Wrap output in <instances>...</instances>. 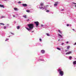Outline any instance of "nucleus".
I'll use <instances>...</instances> for the list:
<instances>
[{
	"label": "nucleus",
	"mask_w": 76,
	"mask_h": 76,
	"mask_svg": "<svg viewBox=\"0 0 76 76\" xmlns=\"http://www.w3.org/2000/svg\"><path fill=\"white\" fill-rule=\"evenodd\" d=\"M27 26L29 28L27 27H26V29L28 31H31V30L33 29L34 28V25L33 23H30L27 24Z\"/></svg>",
	"instance_id": "f257e3e1"
},
{
	"label": "nucleus",
	"mask_w": 76,
	"mask_h": 76,
	"mask_svg": "<svg viewBox=\"0 0 76 76\" xmlns=\"http://www.w3.org/2000/svg\"><path fill=\"white\" fill-rule=\"evenodd\" d=\"M58 72L61 76H62L64 75V72L62 71V69H59L58 70Z\"/></svg>",
	"instance_id": "f03ea898"
},
{
	"label": "nucleus",
	"mask_w": 76,
	"mask_h": 76,
	"mask_svg": "<svg viewBox=\"0 0 76 76\" xmlns=\"http://www.w3.org/2000/svg\"><path fill=\"white\" fill-rule=\"evenodd\" d=\"M49 6L48 5H47L45 6H44V7H43L42 6H39V8L40 9H42V10H44V9H45V10H47V7H48Z\"/></svg>",
	"instance_id": "7ed1b4c3"
},
{
	"label": "nucleus",
	"mask_w": 76,
	"mask_h": 76,
	"mask_svg": "<svg viewBox=\"0 0 76 76\" xmlns=\"http://www.w3.org/2000/svg\"><path fill=\"white\" fill-rule=\"evenodd\" d=\"M34 23H35V24H36V27H37V26L38 25H39V23L38 21L35 22H34Z\"/></svg>",
	"instance_id": "20e7f679"
},
{
	"label": "nucleus",
	"mask_w": 76,
	"mask_h": 76,
	"mask_svg": "<svg viewBox=\"0 0 76 76\" xmlns=\"http://www.w3.org/2000/svg\"><path fill=\"white\" fill-rule=\"evenodd\" d=\"M22 5L23 7H27L28 5L26 4H23Z\"/></svg>",
	"instance_id": "39448f33"
},
{
	"label": "nucleus",
	"mask_w": 76,
	"mask_h": 76,
	"mask_svg": "<svg viewBox=\"0 0 76 76\" xmlns=\"http://www.w3.org/2000/svg\"><path fill=\"white\" fill-rule=\"evenodd\" d=\"M58 2H56L55 3V4H54V6H57V5L58 4Z\"/></svg>",
	"instance_id": "423d86ee"
},
{
	"label": "nucleus",
	"mask_w": 76,
	"mask_h": 76,
	"mask_svg": "<svg viewBox=\"0 0 76 76\" xmlns=\"http://www.w3.org/2000/svg\"><path fill=\"white\" fill-rule=\"evenodd\" d=\"M72 54V52L71 51H69L68 52L66 53L65 54L66 55H67L68 54Z\"/></svg>",
	"instance_id": "0eeeda50"
},
{
	"label": "nucleus",
	"mask_w": 76,
	"mask_h": 76,
	"mask_svg": "<svg viewBox=\"0 0 76 76\" xmlns=\"http://www.w3.org/2000/svg\"><path fill=\"white\" fill-rule=\"evenodd\" d=\"M44 5V4L43 3H41L40 4V6H43Z\"/></svg>",
	"instance_id": "6e6552de"
},
{
	"label": "nucleus",
	"mask_w": 76,
	"mask_h": 76,
	"mask_svg": "<svg viewBox=\"0 0 76 76\" xmlns=\"http://www.w3.org/2000/svg\"><path fill=\"white\" fill-rule=\"evenodd\" d=\"M41 53L44 54V53H45V50H42L41 51Z\"/></svg>",
	"instance_id": "1a4fd4ad"
},
{
	"label": "nucleus",
	"mask_w": 76,
	"mask_h": 76,
	"mask_svg": "<svg viewBox=\"0 0 76 76\" xmlns=\"http://www.w3.org/2000/svg\"><path fill=\"white\" fill-rule=\"evenodd\" d=\"M73 64L74 65H76V61H74L73 62Z\"/></svg>",
	"instance_id": "9d476101"
},
{
	"label": "nucleus",
	"mask_w": 76,
	"mask_h": 76,
	"mask_svg": "<svg viewBox=\"0 0 76 76\" xmlns=\"http://www.w3.org/2000/svg\"><path fill=\"white\" fill-rule=\"evenodd\" d=\"M0 7H2L3 8H4V6L3 5L0 4Z\"/></svg>",
	"instance_id": "9b49d317"
},
{
	"label": "nucleus",
	"mask_w": 76,
	"mask_h": 76,
	"mask_svg": "<svg viewBox=\"0 0 76 76\" xmlns=\"http://www.w3.org/2000/svg\"><path fill=\"white\" fill-rule=\"evenodd\" d=\"M58 36H59V37H61V38H63V37L62 36H61V35H60V34H58Z\"/></svg>",
	"instance_id": "f8f14e48"
},
{
	"label": "nucleus",
	"mask_w": 76,
	"mask_h": 76,
	"mask_svg": "<svg viewBox=\"0 0 76 76\" xmlns=\"http://www.w3.org/2000/svg\"><path fill=\"white\" fill-rule=\"evenodd\" d=\"M72 4H75V7H76V3H75L74 2H72Z\"/></svg>",
	"instance_id": "ddd939ff"
},
{
	"label": "nucleus",
	"mask_w": 76,
	"mask_h": 76,
	"mask_svg": "<svg viewBox=\"0 0 76 76\" xmlns=\"http://www.w3.org/2000/svg\"><path fill=\"white\" fill-rule=\"evenodd\" d=\"M58 32H59V33L61 34H62V31H61L59 30H58Z\"/></svg>",
	"instance_id": "4468645a"
},
{
	"label": "nucleus",
	"mask_w": 76,
	"mask_h": 76,
	"mask_svg": "<svg viewBox=\"0 0 76 76\" xmlns=\"http://www.w3.org/2000/svg\"><path fill=\"white\" fill-rule=\"evenodd\" d=\"M17 29H20V27L19 26H17Z\"/></svg>",
	"instance_id": "2eb2a0df"
},
{
	"label": "nucleus",
	"mask_w": 76,
	"mask_h": 76,
	"mask_svg": "<svg viewBox=\"0 0 76 76\" xmlns=\"http://www.w3.org/2000/svg\"><path fill=\"white\" fill-rule=\"evenodd\" d=\"M26 12H28V13H29V12H30V10H26Z\"/></svg>",
	"instance_id": "dca6fc26"
},
{
	"label": "nucleus",
	"mask_w": 76,
	"mask_h": 76,
	"mask_svg": "<svg viewBox=\"0 0 76 76\" xmlns=\"http://www.w3.org/2000/svg\"><path fill=\"white\" fill-rule=\"evenodd\" d=\"M14 10H15L17 11L18 10V8H14Z\"/></svg>",
	"instance_id": "f3484780"
},
{
	"label": "nucleus",
	"mask_w": 76,
	"mask_h": 76,
	"mask_svg": "<svg viewBox=\"0 0 76 76\" xmlns=\"http://www.w3.org/2000/svg\"><path fill=\"white\" fill-rule=\"evenodd\" d=\"M72 57L70 56H69V60H72Z\"/></svg>",
	"instance_id": "a211bd4d"
},
{
	"label": "nucleus",
	"mask_w": 76,
	"mask_h": 76,
	"mask_svg": "<svg viewBox=\"0 0 76 76\" xmlns=\"http://www.w3.org/2000/svg\"><path fill=\"white\" fill-rule=\"evenodd\" d=\"M69 48H70V46H68L67 47V50H69Z\"/></svg>",
	"instance_id": "6ab92c4d"
},
{
	"label": "nucleus",
	"mask_w": 76,
	"mask_h": 76,
	"mask_svg": "<svg viewBox=\"0 0 76 76\" xmlns=\"http://www.w3.org/2000/svg\"><path fill=\"white\" fill-rule=\"evenodd\" d=\"M5 18V17L4 16H2L1 17V18L2 19V18Z\"/></svg>",
	"instance_id": "aec40b11"
},
{
	"label": "nucleus",
	"mask_w": 76,
	"mask_h": 76,
	"mask_svg": "<svg viewBox=\"0 0 76 76\" xmlns=\"http://www.w3.org/2000/svg\"><path fill=\"white\" fill-rule=\"evenodd\" d=\"M0 25H4V24L3 23H0Z\"/></svg>",
	"instance_id": "412c9836"
},
{
	"label": "nucleus",
	"mask_w": 76,
	"mask_h": 76,
	"mask_svg": "<svg viewBox=\"0 0 76 76\" xmlns=\"http://www.w3.org/2000/svg\"><path fill=\"white\" fill-rule=\"evenodd\" d=\"M57 50H60V48H57Z\"/></svg>",
	"instance_id": "4be33fe9"
},
{
	"label": "nucleus",
	"mask_w": 76,
	"mask_h": 76,
	"mask_svg": "<svg viewBox=\"0 0 76 76\" xmlns=\"http://www.w3.org/2000/svg\"><path fill=\"white\" fill-rule=\"evenodd\" d=\"M18 3H19V4H21V2L20 1H19L18 2Z\"/></svg>",
	"instance_id": "5701e85b"
},
{
	"label": "nucleus",
	"mask_w": 76,
	"mask_h": 76,
	"mask_svg": "<svg viewBox=\"0 0 76 76\" xmlns=\"http://www.w3.org/2000/svg\"><path fill=\"white\" fill-rule=\"evenodd\" d=\"M46 12H50V10H47L46 11Z\"/></svg>",
	"instance_id": "b1692460"
},
{
	"label": "nucleus",
	"mask_w": 76,
	"mask_h": 76,
	"mask_svg": "<svg viewBox=\"0 0 76 76\" xmlns=\"http://www.w3.org/2000/svg\"><path fill=\"white\" fill-rule=\"evenodd\" d=\"M16 15H17V16H19V14L18 13H16Z\"/></svg>",
	"instance_id": "393cba45"
},
{
	"label": "nucleus",
	"mask_w": 76,
	"mask_h": 76,
	"mask_svg": "<svg viewBox=\"0 0 76 76\" xmlns=\"http://www.w3.org/2000/svg\"><path fill=\"white\" fill-rule=\"evenodd\" d=\"M23 17L24 18H26V15L24 16H23Z\"/></svg>",
	"instance_id": "a878e982"
},
{
	"label": "nucleus",
	"mask_w": 76,
	"mask_h": 76,
	"mask_svg": "<svg viewBox=\"0 0 76 76\" xmlns=\"http://www.w3.org/2000/svg\"><path fill=\"white\" fill-rule=\"evenodd\" d=\"M9 39H7L6 40H5V41H8V40H9Z\"/></svg>",
	"instance_id": "bb28decb"
},
{
	"label": "nucleus",
	"mask_w": 76,
	"mask_h": 76,
	"mask_svg": "<svg viewBox=\"0 0 76 76\" xmlns=\"http://www.w3.org/2000/svg\"><path fill=\"white\" fill-rule=\"evenodd\" d=\"M4 29H6V27L4 26Z\"/></svg>",
	"instance_id": "cd10ccee"
},
{
	"label": "nucleus",
	"mask_w": 76,
	"mask_h": 76,
	"mask_svg": "<svg viewBox=\"0 0 76 76\" xmlns=\"http://www.w3.org/2000/svg\"><path fill=\"white\" fill-rule=\"evenodd\" d=\"M46 35H47V36H50V35L48 33L46 34Z\"/></svg>",
	"instance_id": "c85d7f7f"
},
{
	"label": "nucleus",
	"mask_w": 76,
	"mask_h": 76,
	"mask_svg": "<svg viewBox=\"0 0 76 76\" xmlns=\"http://www.w3.org/2000/svg\"><path fill=\"white\" fill-rule=\"evenodd\" d=\"M6 25H7V26H9V24H6Z\"/></svg>",
	"instance_id": "c756f323"
},
{
	"label": "nucleus",
	"mask_w": 76,
	"mask_h": 76,
	"mask_svg": "<svg viewBox=\"0 0 76 76\" xmlns=\"http://www.w3.org/2000/svg\"><path fill=\"white\" fill-rule=\"evenodd\" d=\"M41 27H42L44 26V25H42V24H41Z\"/></svg>",
	"instance_id": "7c9ffc66"
},
{
	"label": "nucleus",
	"mask_w": 76,
	"mask_h": 76,
	"mask_svg": "<svg viewBox=\"0 0 76 76\" xmlns=\"http://www.w3.org/2000/svg\"><path fill=\"white\" fill-rule=\"evenodd\" d=\"M11 34L12 35H15V34L13 33H11Z\"/></svg>",
	"instance_id": "2f4dec72"
},
{
	"label": "nucleus",
	"mask_w": 76,
	"mask_h": 76,
	"mask_svg": "<svg viewBox=\"0 0 76 76\" xmlns=\"http://www.w3.org/2000/svg\"><path fill=\"white\" fill-rule=\"evenodd\" d=\"M40 41H42V39H39Z\"/></svg>",
	"instance_id": "473e14b6"
},
{
	"label": "nucleus",
	"mask_w": 76,
	"mask_h": 76,
	"mask_svg": "<svg viewBox=\"0 0 76 76\" xmlns=\"http://www.w3.org/2000/svg\"><path fill=\"white\" fill-rule=\"evenodd\" d=\"M61 45H64V43H62L61 44Z\"/></svg>",
	"instance_id": "72a5a7b5"
},
{
	"label": "nucleus",
	"mask_w": 76,
	"mask_h": 76,
	"mask_svg": "<svg viewBox=\"0 0 76 76\" xmlns=\"http://www.w3.org/2000/svg\"><path fill=\"white\" fill-rule=\"evenodd\" d=\"M29 19H28V20H26V21H27V22H28V21H29Z\"/></svg>",
	"instance_id": "f704fd0d"
},
{
	"label": "nucleus",
	"mask_w": 76,
	"mask_h": 76,
	"mask_svg": "<svg viewBox=\"0 0 76 76\" xmlns=\"http://www.w3.org/2000/svg\"><path fill=\"white\" fill-rule=\"evenodd\" d=\"M13 17L14 18L15 17V15H13Z\"/></svg>",
	"instance_id": "c9c22d12"
},
{
	"label": "nucleus",
	"mask_w": 76,
	"mask_h": 76,
	"mask_svg": "<svg viewBox=\"0 0 76 76\" xmlns=\"http://www.w3.org/2000/svg\"><path fill=\"white\" fill-rule=\"evenodd\" d=\"M69 24H67V25H66V26H69Z\"/></svg>",
	"instance_id": "e433bc0d"
},
{
	"label": "nucleus",
	"mask_w": 76,
	"mask_h": 76,
	"mask_svg": "<svg viewBox=\"0 0 76 76\" xmlns=\"http://www.w3.org/2000/svg\"><path fill=\"white\" fill-rule=\"evenodd\" d=\"M66 44H68L69 43V42H66Z\"/></svg>",
	"instance_id": "4c0bfd02"
},
{
	"label": "nucleus",
	"mask_w": 76,
	"mask_h": 76,
	"mask_svg": "<svg viewBox=\"0 0 76 76\" xmlns=\"http://www.w3.org/2000/svg\"><path fill=\"white\" fill-rule=\"evenodd\" d=\"M34 32V31H32L31 33H32V32Z\"/></svg>",
	"instance_id": "58836bf2"
},
{
	"label": "nucleus",
	"mask_w": 76,
	"mask_h": 76,
	"mask_svg": "<svg viewBox=\"0 0 76 76\" xmlns=\"http://www.w3.org/2000/svg\"><path fill=\"white\" fill-rule=\"evenodd\" d=\"M74 45H76V42L75 43V44H74Z\"/></svg>",
	"instance_id": "ea45409f"
},
{
	"label": "nucleus",
	"mask_w": 76,
	"mask_h": 76,
	"mask_svg": "<svg viewBox=\"0 0 76 76\" xmlns=\"http://www.w3.org/2000/svg\"><path fill=\"white\" fill-rule=\"evenodd\" d=\"M72 30H73V31H75V29H73Z\"/></svg>",
	"instance_id": "a19ab883"
},
{
	"label": "nucleus",
	"mask_w": 76,
	"mask_h": 76,
	"mask_svg": "<svg viewBox=\"0 0 76 76\" xmlns=\"http://www.w3.org/2000/svg\"><path fill=\"white\" fill-rule=\"evenodd\" d=\"M61 10H64V9Z\"/></svg>",
	"instance_id": "79ce46f5"
},
{
	"label": "nucleus",
	"mask_w": 76,
	"mask_h": 76,
	"mask_svg": "<svg viewBox=\"0 0 76 76\" xmlns=\"http://www.w3.org/2000/svg\"><path fill=\"white\" fill-rule=\"evenodd\" d=\"M65 51L66 52H67V50H65Z\"/></svg>",
	"instance_id": "37998d69"
},
{
	"label": "nucleus",
	"mask_w": 76,
	"mask_h": 76,
	"mask_svg": "<svg viewBox=\"0 0 76 76\" xmlns=\"http://www.w3.org/2000/svg\"><path fill=\"white\" fill-rule=\"evenodd\" d=\"M4 1H7V0H4Z\"/></svg>",
	"instance_id": "c03bdc74"
},
{
	"label": "nucleus",
	"mask_w": 76,
	"mask_h": 76,
	"mask_svg": "<svg viewBox=\"0 0 76 76\" xmlns=\"http://www.w3.org/2000/svg\"><path fill=\"white\" fill-rule=\"evenodd\" d=\"M60 41V39H59L58 40V41Z\"/></svg>",
	"instance_id": "a18cd8bd"
},
{
	"label": "nucleus",
	"mask_w": 76,
	"mask_h": 76,
	"mask_svg": "<svg viewBox=\"0 0 76 76\" xmlns=\"http://www.w3.org/2000/svg\"><path fill=\"white\" fill-rule=\"evenodd\" d=\"M10 37V36H9V37Z\"/></svg>",
	"instance_id": "49530a36"
}]
</instances>
